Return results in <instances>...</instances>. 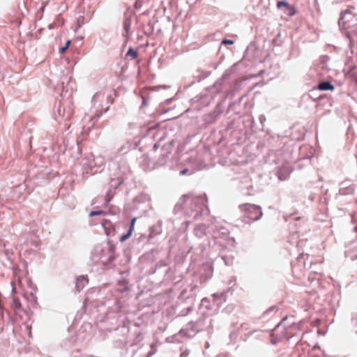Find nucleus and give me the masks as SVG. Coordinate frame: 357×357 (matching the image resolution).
<instances>
[{"label": "nucleus", "mask_w": 357, "mask_h": 357, "mask_svg": "<svg viewBox=\"0 0 357 357\" xmlns=\"http://www.w3.org/2000/svg\"><path fill=\"white\" fill-rule=\"evenodd\" d=\"M239 208L244 213L243 221L248 224L259 220L263 215L261 208L258 205L244 204L240 205Z\"/></svg>", "instance_id": "1"}, {"label": "nucleus", "mask_w": 357, "mask_h": 357, "mask_svg": "<svg viewBox=\"0 0 357 357\" xmlns=\"http://www.w3.org/2000/svg\"><path fill=\"white\" fill-rule=\"evenodd\" d=\"M191 198L192 203L194 205V210H199L197 213L195 215V218L202 214L204 211V207L206 206L207 204V198L205 194L201 195L197 197H192L191 194L185 195L183 196V202H185L188 199Z\"/></svg>", "instance_id": "2"}, {"label": "nucleus", "mask_w": 357, "mask_h": 357, "mask_svg": "<svg viewBox=\"0 0 357 357\" xmlns=\"http://www.w3.org/2000/svg\"><path fill=\"white\" fill-rule=\"evenodd\" d=\"M104 159L101 156L94 158L93 155H91L84 158L82 162V167L84 172L89 174L96 167H101L103 165Z\"/></svg>", "instance_id": "3"}, {"label": "nucleus", "mask_w": 357, "mask_h": 357, "mask_svg": "<svg viewBox=\"0 0 357 357\" xmlns=\"http://www.w3.org/2000/svg\"><path fill=\"white\" fill-rule=\"evenodd\" d=\"M338 24L345 29H349L357 24V18L348 10L342 13Z\"/></svg>", "instance_id": "4"}, {"label": "nucleus", "mask_w": 357, "mask_h": 357, "mask_svg": "<svg viewBox=\"0 0 357 357\" xmlns=\"http://www.w3.org/2000/svg\"><path fill=\"white\" fill-rule=\"evenodd\" d=\"M206 318L199 319L196 322H190L189 326L194 332H199L211 326V321L208 324L205 321Z\"/></svg>", "instance_id": "5"}, {"label": "nucleus", "mask_w": 357, "mask_h": 357, "mask_svg": "<svg viewBox=\"0 0 357 357\" xmlns=\"http://www.w3.org/2000/svg\"><path fill=\"white\" fill-rule=\"evenodd\" d=\"M278 8H284V12L289 16H293L296 14V9L293 6H291L287 1L282 0L277 3Z\"/></svg>", "instance_id": "6"}, {"label": "nucleus", "mask_w": 357, "mask_h": 357, "mask_svg": "<svg viewBox=\"0 0 357 357\" xmlns=\"http://www.w3.org/2000/svg\"><path fill=\"white\" fill-rule=\"evenodd\" d=\"M88 278L84 275H80L76 279L75 287L78 291H80L87 284Z\"/></svg>", "instance_id": "7"}, {"label": "nucleus", "mask_w": 357, "mask_h": 357, "mask_svg": "<svg viewBox=\"0 0 357 357\" xmlns=\"http://www.w3.org/2000/svg\"><path fill=\"white\" fill-rule=\"evenodd\" d=\"M61 107H62L61 103H60L59 107L57 111L59 116L66 118V119H70L72 115L71 109L68 108L67 109H66V108L63 107V109H61Z\"/></svg>", "instance_id": "8"}, {"label": "nucleus", "mask_w": 357, "mask_h": 357, "mask_svg": "<svg viewBox=\"0 0 357 357\" xmlns=\"http://www.w3.org/2000/svg\"><path fill=\"white\" fill-rule=\"evenodd\" d=\"M317 89L321 91H333L335 86L330 82H323L319 84Z\"/></svg>", "instance_id": "9"}, {"label": "nucleus", "mask_w": 357, "mask_h": 357, "mask_svg": "<svg viewBox=\"0 0 357 357\" xmlns=\"http://www.w3.org/2000/svg\"><path fill=\"white\" fill-rule=\"evenodd\" d=\"M195 234L199 237H202V236L205 235L206 231L204 226L201 225H197L195 228Z\"/></svg>", "instance_id": "10"}, {"label": "nucleus", "mask_w": 357, "mask_h": 357, "mask_svg": "<svg viewBox=\"0 0 357 357\" xmlns=\"http://www.w3.org/2000/svg\"><path fill=\"white\" fill-rule=\"evenodd\" d=\"M105 97H106L107 99L111 98L110 95L105 96V94L102 92H98L93 96V101H96L99 99H103Z\"/></svg>", "instance_id": "11"}, {"label": "nucleus", "mask_w": 357, "mask_h": 357, "mask_svg": "<svg viewBox=\"0 0 357 357\" xmlns=\"http://www.w3.org/2000/svg\"><path fill=\"white\" fill-rule=\"evenodd\" d=\"M131 26V20L128 17H126L123 21V29L126 33H128L130 30Z\"/></svg>", "instance_id": "12"}, {"label": "nucleus", "mask_w": 357, "mask_h": 357, "mask_svg": "<svg viewBox=\"0 0 357 357\" xmlns=\"http://www.w3.org/2000/svg\"><path fill=\"white\" fill-rule=\"evenodd\" d=\"M347 37L349 40V47L351 48L353 45L355 44V39L354 37L352 36L351 32L347 31Z\"/></svg>", "instance_id": "13"}, {"label": "nucleus", "mask_w": 357, "mask_h": 357, "mask_svg": "<svg viewBox=\"0 0 357 357\" xmlns=\"http://www.w3.org/2000/svg\"><path fill=\"white\" fill-rule=\"evenodd\" d=\"M127 56H130L132 59H135L137 57V52L132 47H130L127 52Z\"/></svg>", "instance_id": "14"}, {"label": "nucleus", "mask_w": 357, "mask_h": 357, "mask_svg": "<svg viewBox=\"0 0 357 357\" xmlns=\"http://www.w3.org/2000/svg\"><path fill=\"white\" fill-rule=\"evenodd\" d=\"M132 231H128L127 234H124V235H122L120 238H119V241H121V242H123L125 241H126L127 239H128L130 238V236L132 235Z\"/></svg>", "instance_id": "15"}, {"label": "nucleus", "mask_w": 357, "mask_h": 357, "mask_svg": "<svg viewBox=\"0 0 357 357\" xmlns=\"http://www.w3.org/2000/svg\"><path fill=\"white\" fill-rule=\"evenodd\" d=\"M70 43V40H67L65 46L60 48V50H59L60 53H61V54L64 53L65 51L68 48Z\"/></svg>", "instance_id": "16"}, {"label": "nucleus", "mask_w": 357, "mask_h": 357, "mask_svg": "<svg viewBox=\"0 0 357 357\" xmlns=\"http://www.w3.org/2000/svg\"><path fill=\"white\" fill-rule=\"evenodd\" d=\"M13 305L15 308H20L21 307V303L17 298H13Z\"/></svg>", "instance_id": "17"}, {"label": "nucleus", "mask_w": 357, "mask_h": 357, "mask_svg": "<svg viewBox=\"0 0 357 357\" xmlns=\"http://www.w3.org/2000/svg\"><path fill=\"white\" fill-rule=\"evenodd\" d=\"M103 213L102 211H93L89 213L90 217L100 215Z\"/></svg>", "instance_id": "18"}, {"label": "nucleus", "mask_w": 357, "mask_h": 357, "mask_svg": "<svg viewBox=\"0 0 357 357\" xmlns=\"http://www.w3.org/2000/svg\"><path fill=\"white\" fill-rule=\"evenodd\" d=\"M136 220H137L136 218H133L132 219V220H131L130 228H129L128 230L131 231L132 232L133 231V229H134V227H135V224Z\"/></svg>", "instance_id": "19"}, {"label": "nucleus", "mask_w": 357, "mask_h": 357, "mask_svg": "<svg viewBox=\"0 0 357 357\" xmlns=\"http://www.w3.org/2000/svg\"><path fill=\"white\" fill-rule=\"evenodd\" d=\"M222 44H224V45H232L234 44V41L231 40H229V39H225L222 41Z\"/></svg>", "instance_id": "20"}, {"label": "nucleus", "mask_w": 357, "mask_h": 357, "mask_svg": "<svg viewBox=\"0 0 357 357\" xmlns=\"http://www.w3.org/2000/svg\"><path fill=\"white\" fill-rule=\"evenodd\" d=\"M189 350L185 349V351H182V353L180 355V357H187L189 355Z\"/></svg>", "instance_id": "21"}, {"label": "nucleus", "mask_w": 357, "mask_h": 357, "mask_svg": "<svg viewBox=\"0 0 357 357\" xmlns=\"http://www.w3.org/2000/svg\"><path fill=\"white\" fill-rule=\"evenodd\" d=\"M275 309V307L274 306H272L271 307H269L267 310H266L264 312V316L271 312L272 311H273Z\"/></svg>", "instance_id": "22"}, {"label": "nucleus", "mask_w": 357, "mask_h": 357, "mask_svg": "<svg viewBox=\"0 0 357 357\" xmlns=\"http://www.w3.org/2000/svg\"><path fill=\"white\" fill-rule=\"evenodd\" d=\"M284 320L282 321L279 324H278V326L275 328V330H278L281 328H284Z\"/></svg>", "instance_id": "23"}, {"label": "nucleus", "mask_w": 357, "mask_h": 357, "mask_svg": "<svg viewBox=\"0 0 357 357\" xmlns=\"http://www.w3.org/2000/svg\"><path fill=\"white\" fill-rule=\"evenodd\" d=\"M241 328L242 329H243V330L247 331V330H248V329H249V325H248V324H245H245H242L241 325Z\"/></svg>", "instance_id": "24"}, {"label": "nucleus", "mask_w": 357, "mask_h": 357, "mask_svg": "<svg viewBox=\"0 0 357 357\" xmlns=\"http://www.w3.org/2000/svg\"><path fill=\"white\" fill-rule=\"evenodd\" d=\"M222 230L223 231H222V234H223L224 236L227 237L229 234L227 229H222Z\"/></svg>", "instance_id": "25"}, {"label": "nucleus", "mask_w": 357, "mask_h": 357, "mask_svg": "<svg viewBox=\"0 0 357 357\" xmlns=\"http://www.w3.org/2000/svg\"><path fill=\"white\" fill-rule=\"evenodd\" d=\"M352 321L354 324L357 325V314L353 317Z\"/></svg>", "instance_id": "26"}, {"label": "nucleus", "mask_w": 357, "mask_h": 357, "mask_svg": "<svg viewBox=\"0 0 357 357\" xmlns=\"http://www.w3.org/2000/svg\"><path fill=\"white\" fill-rule=\"evenodd\" d=\"M188 169H183V170H181L180 172V174L181 175H185V174H186L188 173Z\"/></svg>", "instance_id": "27"}, {"label": "nucleus", "mask_w": 357, "mask_h": 357, "mask_svg": "<svg viewBox=\"0 0 357 357\" xmlns=\"http://www.w3.org/2000/svg\"><path fill=\"white\" fill-rule=\"evenodd\" d=\"M279 341H280V339H278V340H275V338H273H273L271 339V343H272L273 344H277Z\"/></svg>", "instance_id": "28"}, {"label": "nucleus", "mask_w": 357, "mask_h": 357, "mask_svg": "<svg viewBox=\"0 0 357 357\" xmlns=\"http://www.w3.org/2000/svg\"><path fill=\"white\" fill-rule=\"evenodd\" d=\"M111 200V198L108 197V195H107L106 199H105V204H108Z\"/></svg>", "instance_id": "29"}, {"label": "nucleus", "mask_w": 357, "mask_h": 357, "mask_svg": "<svg viewBox=\"0 0 357 357\" xmlns=\"http://www.w3.org/2000/svg\"><path fill=\"white\" fill-rule=\"evenodd\" d=\"M256 332H259V331L257 330L251 331L249 332L248 335H251L254 334Z\"/></svg>", "instance_id": "30"}, {"label": "nucleus", "mask_w": 357, "mask_h": 357, "mask_svg": "<svg viewBox=\"0 0 357 357\" xmlns=\"http://www.w3.org/2000/svg\"><path fill=\"white\" fill-rule=\"evenodd\" d=\"M213 296L214 298H218L220 296H219L218 294H214L213 295Z\"/></svg>", "instance_id": "31"}, {"label": "nucleus", "mask_w": 357, "mask_h": 357, "mask_svg": "<svg viewBox=\"0 0 357 357\" xmlns=\"http://www.w3.org/2000/svg\"><path fill=\"white\" fill-rule=\"evenodd\" d=\"M264 120H265V117L264 116H261L260 117L261 122H262Z\"/></svg>", "instance_id": "32"}, {"label": "nucleus", "mask_w": 357, "mask_h": 357, "mask_svg": "<svg viewBox=\"0 0 357 357\" xmlns=\"http://www.w3.org/2000/svg\"><path fill=\"white\" fill-rule=\"evenodd\" d=\"M207 301V298H204L202 300V302L204 303V302H206Z\"/></svg>", "instance_id": "33"}, {"label": "nucleus", "mask_w": 357, "mask_h": 357, "mask_svg": "<svg viewBox=\"0 0 357 357\" xmlns=\"http://www.w3.org/2000/svg\"><path fill=\"white\" fill-rule=\"evenodd\" d=\"M222 259L225 261V264H226L227 265H228V264H229L226 261V260H225V257H222Z\"/></svg>", "instance_id": "34"}, {"label": "nucleus", "mask_w": 357, "mask_h": 357, "mask_svg": "<svg viewBox=\"0 0 357 357\" xmlns=\"http://www.w3.org/2000/svg\"><path fill=\"white\" fill-rule=\"evenodd\" d=\"M215 238H219L218 234H217V233H215Z\"/></svg>", "instance_id": "35"}, {"label": "nucleus", "mask_w": 357, "mask_h": 357, "mask_svg": "<svg viewBox=\"0 0 357 357\" xmlns=\"http://www.w3.org/2000/svg\"><path fill=\"white\" fill-rule=\"evenodd\" d=\"M153 148L155 149L158 148V145L155 144L154 146H153Z\"/></svg>", "instance_id": "36"}, {"label": "nucleus", "mask_w": 357, "mask_h": 357, "mask_svg": "<svg viewBox=\"0 0 357 357\" xmlns=\"http://www.w3.org/2000/svg\"><path fill=\"white\" fill-rule=\"evenodd\" d=\"M108 101H109V103H112L113 100H108Z\"/></svg>", "instance_id": "37"}, {"label": "nucleus", "mask_w": 357, "mask_h": 357, "mask_svg": "<svg viewBox=\"0 0 357 357\" xmlns=\"http://www.w3.org/2000/svg\"><path fill=\"white\" fill-rule=\"evenodd\" d=\"M108 109H109V106L105 109V112H107Z\"/></svg>", "instance_id": "38"}, {"label": "nucleus", "mask_w": 357, "mask_h": 357, "mask_svg": "<svg viewBox=\"0 0 357 357\" xmlns=\"http://www.w3.org/2000/svg\"><path fill=\"white\" fill-rule=\"evenodd\" d=\"M153 354H154V352L149 353V356H151V355H152Z\"/></svg>", "instance_id": "39"}]
</instances>
